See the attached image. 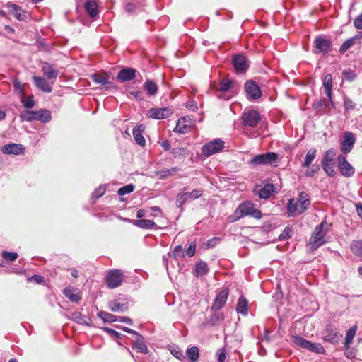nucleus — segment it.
<instances>
[{
	"label": "nucleus",
	"mask_w": 362,
	"mask_h": 362,
	"mask_svg": "<svg viewBox=\"0 0 362 362\" xmlns=\"http://www.w3.org/2000/svg\"><path fill=\"white\" fill-rule=\"evenodd\" d=\"M310 205V196L305 192H301L297 199L291 198L288 200L287 214L289 217H296L308 210Z\"/></svg>",
	"instance_id": "obj_1"
},
{
	"label": "nucleus",
	"mask_w": 362,
	"mask_h": 362,
	"mask_svg": "<svg viewBox=\"0 0 362 362\" xmlns=\"http://www.w3.org/2000/svg\"><path fill=\"white\" fill-rule=\"evenodd\" d=\"M20 117L23 121L31 122L37 120L42 123L49 122L52 119L50 111L45 109H40L36 111H24L21 114Z\"/></svg>",
	"instance_id": "obj_2"
},
{
	"label": "nucleus",
	"mask_w": 362,
	"mask_h": 362,
	"mask_svg": "<svg viewBox=\"0 0 362 362\" xmlns=\"http://www.w3.org/2000/svg\"><path fill=\"white\" fill-rule=\"evenodd\" d=\"M328 225L326 221H322L319 225H317L310 238L309 245L312 250H316L321 245H322L325 241V235L327 231L325 230V228Z\"/></svg>",
	"instance_id": "obj_3"
},
{
	"label": "nucleus",
	"mask_w": 362,
	"mask_h": 362,
	"mask_svg": "<svg viewBox=\"0 0 362 362\" xmlns=\"http://www.w3.org/2000/svg\"><path fill=\"white\" fill-rule=\"evenodd\" d=\"M278 154L274 152H267L266 153L257 154L249 162V165L257 167L259 165L277 166Z\"/></svg>",
	"instance_id": "obj_4"
},
{
	"label": "nucleus",
	"mask_w": 362,
	"mask_h": 362,
	"mask_svg": "<svg viewBox=\"0 0 362 362\" xmlns=\"http://www.w3.org/2000/svg\"><path fill=\"white\" fill-rule=\"evenodd\" d=\"M235 214L237 215V218L240 219L246 216H251L257 219L262 218V212L259 210L255 209L254 204L250 201H245L241 203L235 211Z\"/></svg>",
	"instance_id": "obj_5"
},
{
	"label": "nucleus",
	"mask_w": 362,
	"mask_h": 362,
	"mask_svg": "<svg viewBox=\"0 0 362 362\" xmlns=\"http://www.w3.org/2000/svg\"><path fill=\"white\" fill-rule=\"evenodd\" d=\"M335 150L330 148L324 153L322 158V168L325 173L329 177H333L335 175Z\"/></svg>",
	"instance_id": "obj_6"
},
{
	"label": "nucleus",
	"mask_w": 362,
	"mask_h": 362,
	"mask_svg": "<svg viewBox=\"0 0 362 362\" xmlns=\"http://www.w3.org/2000/svg\"><path fill=\"white\" fill-rule=\"evenodd\" d=\"M124 272L122 269H110L107 272L105 282L107 287L110 289L119 287L124 281Z\"/></svg>",
	"instance_id": "obj_7"
},
{
	"label": "nucleus",
	"mask_w": 362,
	"mask_h": 362,
	"mask_svg": "<svg viewBox=\"0 0 362 362\" xmlns=\"http://www.w3.org/2000/svg\"><path fill=\"white\" fill-rule=\"evenodd\" d=\"M187 187H185L176 197L175 204L177 207H181L188 199L194 200L203 194V190L194 189L191 192H187Z\"/></svg>",
	"instance_id": "obj_8"
},
{
	"label": "nucleus",
	"mask_w": 362,
	"mask_h": 362,
	"mask_svg": "<svg viewBox=\"0 0 362 362\" xmlns=\"http://www.w3.org/2000/svg\"><path fill=\"white\" fill-rule=\"evenodd\" d=\"M241 120L244 126L255 127L260 122L261 117L259 113L255 110H245L242 114Z\"/></svg>",
	"instance_id": "obj_9"
},
{
	"label": "nucleus",
	"mask_w": 362,
	"mask_h": 362,
	"mask_svg": "<svg viewBox=\"0 0 362 362\" xmlns=\"http://www.w3.org/2000/svg\"><path fill=\"white\" fill-rule=\"evenodd\" d=\"M224 145L225 143L222 139H215L205 144L202 148V151L205 156L209 157L223 150Z\"/></svg>",
	"instance_id": "obj_10"
},
{
	"label": "nucleus",
	"mask_w": 362,
	"mask_h": 362,
	"mask_svg": "<svg viewBox=\"0 0 362 362\" xmlns=\"http://www.w3.org/2000/svg\"><path fill=\"white\" fill-rule=\"evenodd\" d=\"M322 336L324 341L332 344H337L340 334L337 328L334 325H328L326 326V328L322 333Z\"/></svg>",
	"instance_id": "obj_11"
},
{
	"label": "nucleus",
	"mask_w": 362,
	"mask_h": 362,
	"mask_svg": "<svg viewBox=\"0 0 362 362\" xmlns=\"http://www.w3.org/2000/svg\"><path fill=\"white\" fill-rule=\"evenodd\" d=\"M337 161L339 170L343 176L350 177L354 174L355 170L354 167L346 160L344 156H338Z\"/></svg>",
	"instance_id": "obj_12"
},
{
	"label": "nucleus",
	"mask_w": 362,
	"mask_h": 362,
	"mask_svg": "<svg viewBox=\"0 0 362 362\" xmlns=\"http://www.w3.org/2000/svg\"><path fill=\"white\" fill-rule=\"evenodd\" d=\"M245 90L247 96L252 100H257L262 95L259 86L252 80H249L245 83Z\"/></svg>",
	"instance_id": "obj_13"
},
{
	"label": "nucleus",
	"mask_w": 362,
	"mask_h": 362,
	"mask_svg": "<svg viewBox=\"0 0 362 362\" xmlns=\"http://www.w3.org/2000/svg\"><path fill=\"white\" fill-rule=\"evenodd\" d=\"M331 50V42L325 37L319 36L315 40V52L326 54Z\"/></svg>",
	"instance_id": "obj_14"
},
{
	"label": "nucleus",
	"mask_w": 362,
	"mask_h": 362,
	"mask_svg": "<svg viewBox=\"0 0 362 362\" xmlns=\"http://www.w3.org/2000/svg\"><path fill=\"white\" fill-rule=\"evenodd\" d=\"M355 138L354 134L351 132H346L344 133V139L341 141L340 145V149L344 154L349 153L354 145Z\"/></svg>",
	"instance_id": "obj_15"
},
{
	"label": "nucleus",
	"mask_w": 362,
	"mask_h": 362,
	"mask_svg": "<svg viewBox=\"0 0 362 362\" xmlns=\"http://www.w3.org/2000/svg\"><path fill=\"white\" fill-rule=\"evenodd\" d=\"M173 114L171 109L165 108H151L148 111V116L155 119H162L169 117Z\"/></svg>",
	"instance_id": "obj_16"
},
{
	"label": "nucleus",
	"mask_w": 362,
	"mask_h": 362,
	"mask_svg": "<svg viewBox=\"0 0 362 362\" xmlns=\"http://www.w3.org/2000/svg\"><path fill=\"white\" fill-rule=\"evenodd\" d=\"M228 296V291L223 289L220 291L214 299L211 309L213 310H219L223 308Z\"/></svg>",
	"instance_id": "obj_17"
},
{
	"label": "nucleus",
	"mask_w": 362,
	"mask_h": 362,
	"mask_svg": "<svg viewBox=\"0 0 362 362\" xmlns=\"http://www.w3.org/2000/svg\"><path fill=\"white\" fill-rule=\"evenodd\" d=\"M33 81L35 86L42 91L45 93L52 91L53 82H49L45 78L40 76H33Z\"/></svg>",
	"instance_id": "obj_18"
},
{
	"label": "nucleus",
	"mask_w": 362,
	"mask_h": 362,
	"mask_svg": "<svg viewBox=\"0 0 362 362\" xmlns=\"http://www.w3.org/2000/svg\"><path fill=\"white\" fill-rule=\"evenodd\" d=\"M109 308L112 312L123 313L128 309L127 302L124 299H115L108 303Z\"/></svg>",
	"instance_id": "obj_19"
},
{
	"label": "nucleus",
	"mask_w": 362,
	"mask_h": 362,
	"mask_svg": "<svg viewBox=\"0 0 362 362\" xmlns=\"http://www.w3.org/2000/svg\"><path fill=\"white\" fill-rule=\"evenodd\" d=\"M6 7L16 19L24 21L26 18V12L21 6L13 3H8Z\"/></svg>",
	"instance_id": "obj_20"
},
{
	"label": "nucleus",
	"mask_w": 362,
	"mask_h": 362,
	"mask_svg": "<svg viewBox=\"0 0 362 362\" xmlns=\"http://www.w3.org/2000/svg\"><path fill=\"white\" fill-rule=\"evenodd\" d=\"M191 124L192 122L189 117H182L178 119L174 132L185 134L189 130Z\"/></svg>",
	"instance_id": "obj_21"
},
{
	"label": "nucleus",
	"mask_w": 362,
	"mask_h": 362,
	"mask_svg": "<svg viewBox=\"0 0 362 362\" xmlns=\"http://www.w3.org/2000/svg\"><path fill=\"white\" fill-rule=\"evenodd\" d=\"M24 148L19 144H6L2 146L1 151L5 154L19 155L23 153Z\"/></svg>",
	"instance_id": "obj_22"
},
{
	"label": "nucleus",
	"mask_w": 362,
	"mask_h": 362,
	"mask_svg": "<svg viewBox=\"0 0 362 362\" xmlns=\"http://www.w3.org/2000/svg\"><path fill=\"white\" fill-rule=\"evenodd\" d=\"M144 127L143 125H137L133 129V136L137 144L144 147L146 145L145 139L143 136Z\"/></svg>",
	"instance_id": "obj_23"
},
{
	"label": "nucleus",
	"mask_w": 362,
	"mask_h": 362,
	"mask_svg": "<svg viewBox=\"0 0 362 362\" xmlns=\"http://www.w3.org/2000/svg\"><path fill=\"white\" fill-rule=\"evenodd\" d=\"M323 87L325 88V93L327 98L329 99L332 105L333 106L332 102V76L331 74H327L325 76L323 80Z\"/></svg>",
	"instance_id": "obj_24"
},
{
	"label": "nucleus",
	"mask_w": 362,
	"mask_h": 362,
	"mask_svg": "<svg viewBox=\"0 0 362 362\" xmlns=\"http://www.w3.org/2000/svg\"><path fill=\"white\" fill-rule=\"evenodd\" d=\"M77 288L72 286L66 287L64 289L63 293L73 303H78L81 300V296L77 291Z\"/></svg>",
	"instance_id": "obj_25"
},
{
	"label": "nucleus",
	"mask_w": 362,
	"mask_h": 362,
	"mask_svg": "<svg viewBox=\"0 0 362 362\" xmlns=\"http://www.w3.org/2000/svg\"><path fill=\"white\" fill-rule=\"evenodd\" d=\"M234 68H248L250 65L249 60L243 54H236L233 58Z\"/></svg>",
	"instance_id": "obj_26"
},
{
	"label": "nucleus",
	"mask_w": 362,
	"mask_h": 362,
	"mask_svg": "<svg viewBox=\"0 0 362 362\" xmlns=\"http://www.w3.org/2000/svg\"><path fill=\"white\" fill-rule=\"evenodd\" d=\"M329 105H332L331 102L329 101V99H320L319 100H316L313 103V107L314 109L319 113H324L326 112L328 109Z\"/></svg>",
	"instance_id": "obj_27"
},
{
	"label": "nucleus",
	"mask_w": 362,
	"mask_h": 362,
	"mask_svg": "<svg viewBox=\"0 0 362 362\" xmlns=\"http://www.w3.org/2000/svg\"><path fill=\"white\" fill-rule=\"evenodd\" d=\"M209 272V267L204 261L197 262L194 267V275L199 277L206 275Z\"/></svg>",
	"instance_id": "obj_28"
},
{
	"label": "nucleus",
	"mask_w": 362,
	"mask_h": 362,
	"mask_svg": "<svg viewBox=\"0 0 362 362\" xmlns=\"http://www.w3.org/2000/svg\"><path fill=\"white\" fill-rule=\"evenodd\" d=\"M71 319L79 325H89L91 322L90 317L82 315L81 313L75 311L71 313Z\"/></svg>",
	"instance_id": "obj_29"
},
{
	"label": "nucleus",
	"mask_w": 362,
	"mask_h": 362,
	"mask_svg": "<svg viewBox=\"0 0 362 362\" xmlns=\"http://www.w3.org/2000/svg\"><path fill=\"white\" fill-rule=\"evenodd\" d=\"M135 76V69H121L117 75V78L125 82L132 80Z\"/></svg>",
	"instance_id": "obj_30"
},
{
	"label": "nucleus",
	"mask_w": 362,
	"mask_h": 362,
	"mask_svg": "<svg viewBox=\"0 0 362 362\" xmlns=\"http://www.w3.org/2000/svg\"><path fill=\"white\" fill-rule=\"evenodd\" d=\"M132 223L134 226L142 229H151L156 226L153 221L148 219L134 220Z\"/></svg>",
	"instance_id": "obj_31"
},
{
	"label": "nucleus",
	"mask_w": 362,
	"mask_h": 362,
	"mask_svg": "<svg viewBox=\"0 0 362 362\" xmlns=\"http://www.w3.org/2000/svg\"><path fill=\"white\" fill-rule=\"evenodd\" d=\"M93 82L100 86H103L109 83V76L105 73H96L91 75Z\"/></svg>",
	"instance_id": "obj_32"
},
{
	"label": "nucleus",
	"mask_w": 362,
	"mask_h": 362,
	"mask_svg": "<svg viewBox=\"0 0 362 362\" xmlns=\"http://www.w3.org/2000/svg\"><path fill=\"white\" fill-rule=\"evenodd\" d=\"M144 88L148 96L156 95L158 91V87L152 80H147L144 84Z\"/></svg>",
	"instance_id": "obj_33"
},
{
	"label": "nucleus",
	"mask_w": 362,
	"mask_h": 362,
	"mask_svg": "<svg viewBox=\"0 0 362 362\" xmlns=\"http://www.w3.org/2000/svg\"><path fill=\"white\" fill-rule=\"evenodd\" d=\"M236 311L243 315L248 314V302L243 296L238 298Z\"/></svg>",
	"instance_id": "obj_34"
},
{
	"label": "nucleus",
	"mask_w": 362,
	"mask_h": 362,
	"mask_svg": "<svg viewBox=\"0 0 362 362\" xmlns=\"http://www.w3.org/2000/svg\"><path fill=\"white\" fill-rule=\"evenodd\" d=\"M357 326L354 325L347 330L344 341L345 349H349L350 344L352 343L353 339L354 338L357 332Z\"/></svg>",
	"instance_id": "obj_35"
},
{
	"label": "nucleus",
	"mask_w": 362,
	"mask_h": 362,
	"mask_svg": "<svg viewBox=\"0 0 362 362\" xmlns=\"http://www.w3.org/2000/svg\"><path fill=\"white\" fill-rule=\"evenodd\" d=\"M186 356L190 362H198L199 358V349L197 346H192L186 350Z\"/></svg>",
	"instance_id": "obj_36"
},
{
	"label": "nucleus",
	"mask_w": 362,
	"mask_h": 362,
	"mask_svg": "<svg viewBox=\"0 0 362 362\" xmlns=\"http://www.w3.org/2000/svg\"><path fill=\"white\" fill-rule=\"evenodd\" d=\"M84 8L90 17L95 18L98 15V5L95 1H86L84 4Z\"/></svg>",
	"instance_id": "obj_37"
},
{
	"label": "nucleus",
	"mask_w": 362,
	"mask_h": 362,
	"mask_svg": "<svg viewBox=\"0 0 362 362\" xmlns=\"http://www.w3.org/2000/svg\"><path fill=\"white\" fill-rule=\"evenodd\" d=\"M316 154L317 150L315 148H310L308 150L305 155V160L301 164V166L303 168H308L316 157Z\"/></svg>",
	"instance_id": "obj_38"
},
{
	"label": "nucleus",
	"mask_w": 362,
	"mask_h": 362,
	"mask_svg": "<svg viewBox=\"0 0 362 362\" xmlns=\"http://www.w3.org/2000/svg\"><path fill=\"white\" fill-rule=\"evenodd\" d=\"M273 184H267L258 192V196L261 199H267L270 197L272 192L274 191Z\"/></svg>",
	"instance_id": "obj_39"
},
{
	"label": "nucleus",
	"mask_w": 362,
	"mask_h": 362,
	"mask_svg": "<svg viewBox=\"0 0 362 362\" xmlns=\"http://www.w3.org/2000/svg\"><path fill=\"white\" fill-rule=\"evenodd\" d=\"M98 316L105 322H114L118 320L117 316L105 311L99 312Z\"/></svg>",
	"instance_id": "obj_40"
},
{
	"label": "nucleus",
	"mask_w": 362,
	"mask_h": 362,
	"mask_svg": "<svg viewBox=\"0 0 362 362\" xmlns=\"http://www.w3.org/2000/svg\"><path fill=\"white\" fill-rule=\"evenodd\" d=\"M168 349L172 354V355L175 356L176 358L180 361H183L184 359H185V356L183 354L182 349L178 346H169Z\"/></svg>",
	"instance_id": "obj_41"
},
{
	"label": "nucleus",
	"mask_w": 362,
	"mask_h": 362,
	"mask_svg": "<svg viewBox=\"0 0 362 362\" xmlns=\"http://www.w3.org/2000/svg\"><path fill=\"white\" fill-rule=\"evenodd\" d=\"M351 252L357 257H362V240H354L351 244Z\"/></svg>",
	"instance_id": "obj_42"
},
{
	"label": "nucleus",
	"mask_w": 362,
	"mask_h": 362,
	"mask_svg": "<svg viewBox=\"0 0 362 362\" xmlns=\"http://www.w3.org/2000/svg\"><path fill=\"white\" fill-rule=\"evenodd\" d=\"M293 342L296 346L307 350H308L310 344V341L300 336L293 337Z\"/></svg>",
	"instance_id": "obj_43"
},
{
	"label": "nucleus",
	"mask_w": 362,
	"mask_h": 362,
	"mask_svg": "<svg viewBox=\"0 0 362 362\" xmlns=\"http://www.w3.org/2000/svg\"><path fill=\"white\" fill-rule=\"evenodd\" d=\"M21 102L22 103L24 107L27 109H32L35 105V101L33 95H30L25 98V94L20 98Z\"/></svg>",
	"instance_id": "obj_44"
},
{
	"label": "nucleus",
	"mask_w": 362,
	"mask_h": 362,
	"mask_svg": "<svg viewBox=\"0 0 362 362\" xmlns=\"http://www.w3.org/2000/svg\"><path fill=\"white\" fill-rule=\"evenodd\" d=\"M177 171V168H172L170 169H163L157 171L156 174L161 179H165L171 175H173Z\"/></svg>",
	"instance_id": "obj_45"
},
{
	"label": "nucleus",
	"mask_w": 362,
	"mask_h": 362,
	"mask_svg": "<svg viewBox=\"0 0 362 362\" xmlns=\"http://www.w3.org/2000/svg\"><path fill=\"white\" fill-rule=\"evenodd\" d=\"M357 39V37H351V38H349L348 40H346L340 47L339 48V52L341 53H344L346 50H348L351 47H352L356 40Z\"/></svg>",
	"instance_id": "obj_46"
},
{
	"label": "nucleus",
	"mask_w": 362,
	"mask_h": 362,
	"mask_svg": "<svg viewBox=\"0 0 362 362\" xmlns=\"http://www.w3.org/2000/svg\"><path fill=\"white\" fill-rule=\"evenodd\" d=\"M13 83L15 92L20 98L23 97L25 95L24 84H22L18 79H14Z\"/></svg>",
	"instance_id": "obj_47"
},
{
	"label": "nucleus",
	"mask_w": 362,
	"mask_h": 362,
	"mask_svg": "<svg viewBox=\"0 0 362 362\" xmlns=\"http://www.w3.org/2000/svg\"><path fill=\"white\" fill-rule=\"evenodd\" d=\"M232 83L233 81L230 79H223L219 83L218 90L221 92L228 91L231 88Z\"/></svg>",
	"instance_id": "obj_48"
},
{
	"label": "nucleus",
	"mask_w": 362,
	"mask_h": 362,
	"mask_svg": "<svg viewBox=\"0 0 362 362\" xmlns=\"http://www.w3.org/2000/svg\"><path fill=\"white\" fill-rule=\"evenodd\" d=\"M308 351L316 354H323L325 352V349L321 344L313 343L310 341Z\"/></svg>",
	"instance_id": "obj_49"
},
{
	"label": "nucleus",
	"mask_w": 362,
	"mask_h": 362,
	"mask_svg": "<svg viewBox=\"0 0 362 362\" xmlns=\"http://www.w3.org/2000/svg\"><path fill=\"white\" fill-rule=\"evenodd\" d=\"M344 107L346 111L353 110L356 108V103L349 98L344 97Z\"/></svg>",
	"instance_id": "obj_50"
},
{
	"label": "nucleus",
	"mask_w": 362,
	"mask_h": 362,
	"mask_svg": "<svg viewBox=\"0 0 362 362\" xmlns=\"http://www.w3.org/2000/svg\"><path fill=\"white\" fill-rule=\"evenodd\" d=\"M134 187H135L134 185L132 184H129L127 185H125L119 189V190L117 192L118 194L120 196H123V195L129 194L134 191Z\"/></svg>",
	"instance_id": "obj_51"
},
{
	"label": "nucleus",
	"mask_w": 362,
	"mask_h": 362,
	"mask_svg": "<svg viewBox=\"0 0 362 362\" xmlns=\"http://www.w3.org/2000/svg\"><path fill=\"white\" fill-rule=\"evenodd\" d=\"M105 191H106L105 186V185H100L92 193L91 198L92 199H98V198L101 197L105 194Z\"/></svg>",
	"instance_id": "obj_52"
},
{
	"label": "nucleus",
	"mask_w": 362,
	"mask_h": 362,
	"mask_svg": "<svg viewBox=\"0 0 362 362\" xmlns=\"http://www.w3.org/2000/svg\"><path fill=\"white\" fill-rule=\"evenodd\" d=\"M58 75V72L57 69H50L49 71L45 72V78L49 82H54L57 76Z\"/></svg>",
	"instance_id": "obj_53"
},
{
	"label": "nucleus",
	"mask_w": 362,
	"mask_h": 362,
	"mask_svg": "<svg viewBox=\"0 0 362 362\" xmlns=\"http://www.w3.org/2000/svg\"><path fill=\"white\" fill-rule=\"evenodd\" d=\"M1 256L6 260H8L10 262H13L18 258V255L16 252H10L8 251H4L1 253Z\"/></svg>",
	"instance_id": "obj_54"
},
{
	"label": "nucleus",
	"mask_w": 362,
	"mask_h": 362,
	"mask_svg": "<svg viewBox=\"0 0 362 362\" xmlns=\"http://www.w3.org/2000/svg\"><path fill=\"white\" fill-rule=\"evenodd\" d=\"M132 348L138 351V352L146 354L148 351L147 346L141 341H137L132 344Z\"/></svg>",
	"instance_id": "obj_55"
},
{
	"label": "nucleus",
	"mask_w": 362,
	"mask_h": 362,
	"mask_svg": "<svg viewBox=\"0 0 362 362\" xmlns=\"http://www.w3.org/2000/svg\"><path fill=\"white\" fill-rule=\"evenodd\" d=\"M319 165H313L312 166H309L307 168V170L305 172V175L309 177H313L317 172L320 170Z\"/></svg>",
	"instance_id": "obj_56"
},
{
	"label": "nucleus",
	"mask_w": 362,
	"mask_h": 362,
	"mask_svg": "<svg viewBox=\"0 0 362 362\" xmlns=\"http://www.w3.org/2000/svg\"><path fill=\"white\" fill-rule=\"evenodd\" d=\"M343 76L347 81H352L356 78V75L354 70L348 69V70H345L343 72Z\"/></svg>",
	"instance_id": "obj_57"
},
{
	"label": "nucleus",
	"mask_w": 362,
	"mask_h": 362,
	"mask_svg": "<svg viewBox=\"0 0 362 362\" xmlns=\"http://www.w3.org/2000/svg\"><path fill=\"white\" fill-rule=\"evenodd\" d=\"M218 361L225 362L226 359V350L225 348L219 349L217 351Z\"/></svg>",
	"instance_id": "obj_58"
},
{
	"label": "nucleus",
	"mask_w": 362,
	"mask_h": 362,
	"mask_svg": "<svg viewBox=\"0 0 362 362\" xmlns=\"http://www.w3.org/2000/svg\"><path fill=\"white\" fill-rule=\"evenodd\" d=\"M196 251V244L194 243H191L186 250V255L191 257H193Z\"/></svg>",
	"instance_id": "obj_59"
},
{
	"label": "nucleus",
	"mask_w": 362,
	"mask_h": 362,
	"mask_svg": "<svg viewBox=\"0 0 362 362\" xmlns=\"http://www.w3.org/2000/svg\"><path fill=\"white\" fill-rule=\"evenodd\" d=\"M290 233H291V229L288 228H286L284 230L283 233L279 235V239L280 240H284L290 238L291 237Z\"/></svg>",
	"instance_id": "obj_60"
},
{
	"label": "nucleus",
	"mask_w": 362,
	"mask_h": 362,
	"mask_svg": "<svg viewBox=\"0 0 362 362\" xmlns=\"http://www.w3.org/2000/svg\"><path fill=\"white\" fill-rule=\"evenodd\" d=\"M354 25L357 29H362V13L354 20Z\"/></svg>",
	"instance_id": "obj_61"
},
{
	"label": "nucleus",
	"mask_w": 362,
	"mask_h": 362,
	"mask_svg": "<svg viewBox=\"0 0 362 362\" xmlns=\"http://www.w3.org/2000/svg\"><path fill=\"white\" fill-rule=\"evenodd\" d=\"M130 94L132 95L137 100L141 101L144 99V95L141 90L131 91Z\"/></svg>",
	"instance_id": "obj_62"
},
{
	"label": "nucleus",
	"mask_w": 362,
	"mask_h": 362,
	"mask_svg": "<svg viewBox=\"0 0 362 362\" xmlns=\"http://www.w3.org/2000/svg\"><path fill=\"white\" fill-rule=\"evenodd\" d=\"M104 329L107 333L110 334L112 336L115 337H117L118 339H120L121 337H122V334L119 332H117V331H115L114 329H110V328H105Z\"/></svg>",
	"instance_id": "obj_63"
},
{
	"label": "nucleus",
	"mask_w": 362,
	"mask_h": 362,
	"mask_svg": "<svg viewBox=\"0 0 362 362\" xmlns=\"http://www.w3.org/2000/svg\"><path fill=\"white\" fill-rule=\"evenodd\" d=\"M356 209L358 216L362 219V204H356Z\"/></svg>",
	"instance_id": "obj_64"
}]
</instances>
